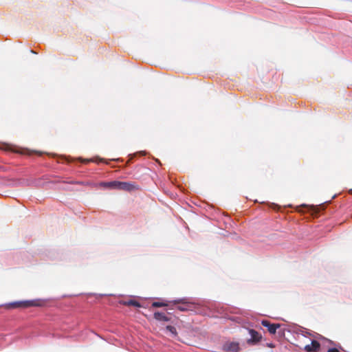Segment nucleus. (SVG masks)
I'll use <instances>...</instances> for the list:
<instances>
[{"mask_svg": "<svg viewBox=\"0 0 352 352\" xmlns=\"http://www.w3.org/2000/svg\"><path fill=\"white\" fill-rule=\"evenodd\" d=\"M261 324L267 329V331L270 334H275L277 330L281 327V324L279 323H272L269 320H263Z\"/></svg>", "mask_w": 352, "mask_h": 352, "instance_id": "nucleus-8", "label": "nucleus"}, {"mask_svg": "<svg viewBox=\"0 0 352 352\" xmlns=\"http://www.w3.org/2000/svg\"><path fill=\"white\" fill-rule=\"evenodd\" d=\"M336 197V195H334L333 197H332V199L335 198Z\"/></svg>", "mask_w": 352, "mask_h": 352, "instance_id": "nucleus-27", "label": "nucleus"}, {"mask_svg": "<svg viewBox=\"0 0 352 352\" xmlns=\"http://www.w3.org/2000/svg\"><path fill=\"white\" fill-rule=\"evenodd\" d=\"M0 307H5L7 309H25V300L13 301L0 305Z\"/></svg>", "mask_w": 352, "mask_h": 352, "instance_id": "nucleus-9", "label": "nucleus"}, {"mask_svg": "<svg viewBox=\"0 0 352 352\" xmlns=\"http://www.w3.org/2000/svg\"><path fill=\"white\" fill-rule=\"evenodd\" d=\"M285 207L294 208L293 205H292V204H288L287 206H285Z\"/></svg>", "mask_w": 352, "mask_h": 352, "instance_id": "nucleus-24", "label": "nucleus"}, {"mask_svg": "<svg viewBox=\"0 0 352 352\" xmlns=\"http://www.w3.org/2000/svg\"><path fill=\"white\" fill-rule=\"evenodd\" d=\"M30 52H31L32 53H33V54H36V52H35L34 51H33V50H30Z\"/></svg>", "mask_w": 352, "mask_h": 352, "instance_id": "nucleus-26", "label": "nucleus"}, {"mask_svg": "<svg viewBox=\"0 0 352 352\" xmlns=\"http://www.w3.org/2000/svg\"><path fill=\"white\" fill-rule=\"evenodd\" d=\"M349 194L352 195V188L349 189Z\"/></svg>", "mask_w": 352, "mask_h": 352, "instance_id": "nucleus-25", "label": "nucleus"}, {"mask_svg": "<svg viewBox=\"0 0 352 352\" xmlns=\"http://www.w3.org/2000/svg\"><path fill=\"white\" fill-rule=\"evenodd\" d=\"M247 330L250 336V338L247 340L248 344L250 346L258 344L262 339L261 334L253 329H247Z\"/></svg>", "mask_w": 352, "mask_h": 352, "instance_id": "nucleus-4", "label": "nucleus"}, {"mask_svg": "<svg viewBox=\"0 0 352 352\" xmlns=\"http://www.w3.org/2000/svg\"><path fill=\"white\" fill-rule=\"evenodd\" d=\"M313 337L316 339H318V340H323V341H325L328 343H329L331 345H336L335 342L325 337H324L323 336L318 333H314L313 334Z\"/></svg>", "mask_w": 352, "mask_h": 352, "instance_id": "nucleus-17", "label": "nucleus"}, {"mask_svg": "<svg viewBox=\"0 0 352 352\" xmlns=\"http://www.w3.org/2000/svg\"><path fill=\"white\" fill-rule=\"evenodd\" d=\"M262 204H266L269 206V208H272V210H276V211H278L280 210L281 206L277 204H275V203H271V202H265V201H263Z\"/></svg>", "mask_w": 352, "mask_h": 352, "instance_id": "nucleus-20", "label": "nucleus"}, {"mask_svg": "<svg viewBox=\"0 0 352 352\" xmlns=\"http://www.w3.org/2000/svg\"><path fill=\"white\" fill-rule=\"evenodd\" d=\"M173 305H177L180 303L176 307V309L180 311H193L195 308V305L194 303L190 302L189 299L186 297L176 298L170 301Z\"/></svg>", "mask_w": 352, "mask_h": 352, "instance_id": "nucleus-3", "label": "nucleus"}, {"mask_svg": "<svg viewBox=\"0 0 352 352\" xmlns=\"http://www.w3.org/2000/svg\"><path fill=\"white\" fill-rule=\"evenodd\" d=\"M139 189L140 186L135 182H120L119 190L131 192Z\"/></svg>", "mask_w": 352, "mask_h": 352, "instance_id": "nucleus-7", "label": "nucleus"}, {"mask_svg": "<svg viewBox=\"0 0 352 352\" xmlns=\"http://www.w3.org/2000/svg\"><path fill=\"white\" fill-rule=\"evenodd\" d=\"M320 343L316 340H311L310 344H307L304 347V351L306 352H318L320 350Z\"/></svg>", "mask_w": 352, "mask_h": 352, "instance_id": "nucleus-10", "label": "nucleus"}, {"mask_svg": "<svg viewBox=\"0 0 352 352\" xmlns=\"http://www.w3.org/2000/svg\"><path fill=\"white\" fill-rule=\"evenodd\" d=\"M165 331L166 332L169 333V334L173 338H176L177 336V331L176 328L173 325H166L165 327Z\"/></svg>", "mask_w": 352, "mask_h": 352, "instance_id": "nucleus-16", "label": "nucleus"}, {"mask_svg": "<svg viewBox=\"0 0 352 352\" xmlns=\"http://www.w3.org/2000/svg\"><path fill=\"white\" fill-rule=\"evenodd\" d=\"M166 306H168V302L164 300L154 301L152 303L153 307H166Z\"/></svg>", "mask_w": 352, "mask_h": 352, "instance_id": "nucleus-19", "label": "nucleus"}, {"mask_svg": "<svg viewBox=\"0 0 352 352\" xmlns=\"http://www.w3.org/2000/svg\"><path fill=\"white\" fill-rule=\"evenodd\" d=\"M153 318L155 320L159 322H170L171 318L167 316L164 312L155 311L153 314Z\"/></svg>", "mask_w": 352, "mask_h": 352, "instance_id": "nucleus-11", "label": "nucleus"}, {"mask_svg": "<svg viewBox=\"0 0 352 352\" xmlns=\"http://www.w3.org/2000/svg\"><path fill=\"white\" fill-rule=\"evenodd\" d=\"M48 156L56 157L57 158L58 162H63V163H67L70 164L72 162H81L84 164H87L89 162H94V163H105L108 164V161H115V162H123L124 160L122 158H113L109 160H105L104 158H102L99 156H96L91 158H82L81 157H72L69 155H57L56 153H46Z\"/></svg>", "mask_w": 352, "mask_h": 352, "instance_id": "nucleus-1", "label": "nucleus"}, {"mask_svg": "<svg viewBox=\"0 0 352 352\" xmlns=\"http://www.w3.org/2000/svg\"><path fill=\"white\" fill-rule=\"evenodd\" d=\"M0 149L5 151L16 153H19V154H22V155H30L33 153H35L39 155H41L43 154V153H41L40 151H31V150L25 148L18 147L16 146L10 144L8 143H5V142L0 143Z\"/></svg>", "mask_w": 352, "mask_h": 352, "instance_id": "nucleus-2", "label": "nucleus"}, {"mask_svg": "<svg viewBox=\"0 0 352 352\" xmlns=\"http://www.w3.org/2000/svg\"><path fill=\"white\" fill-rule=\"evenodd\" d=\"M221 349L224 352H239L241 347L238 342L234 341H226L225 342Z\"/></svg>", "mask_w": 352, "mask_h": 352, "instance_id": "nucleus-5", "label": "nucleus"}, {"mask_svg": "<svg viewBox=\"0 0 352 352\" xmlns=\"http://www.w3.org/2000/svg\"><path fill=\"white\" fill-rule=\"evenodd\" d=\"M267 346L269 348H274V347H275V344H274L273 342L267 343Z\"/></svg>", "mask_w": 352, "mask_h": 352, "instance_id": "nucleus-23", "label": "nucleus"}, {"mask_svg": "<svg viewBox=\"0 0 352 352\" xmlns=\"http://www.w3.org/2000/svg\"><path fill=\"white\" fill-rule=\"evenodd\" d=\"M342 349V346L339 344L338 346V347L335 346V347H330L328 349L327 351V352H340V350Z\"/></svg>", "mask_w": 352, "mask_h": 352, "instance_id": "nucleus-21", "label": "nucleus"}, {"mask_svg": "<svg viewBox=\"0 0 352 352\" xmlns=\"http://www.w3.org/2000/svg\"><path fill=\"white\" fill-rule=\"evenodd\" d=\"M285 329H281L280 327L278 329V333L280 337L285 336Z\"/></svg>", "mask_w": 352, "mask_h": 352, "instance_id": "nucleus-22", "label": "nucleus"}, {"mask_svg": "<svg viewBox=\"0 0 352 352\" xmlns=\"http://www.w3.org/2000/svg\"><path fill=\"white\" fill-rule=\"evenodd\" d=\"M314 208V205H307L305 204H302L298 206H296V210L299 212H302V211L301 208H305L306 211L310 212L311 214H313L314 213V211H313Z\"/></svg>", "mask_w": 352, "mask_h": 352, "instance_id": "nucleus-14", "label": "nucleus"}, {"mask_svg": "<svg viewBox=\"0 0 352 352\" xmlns=\"http://www.w3.org/2000/svg\"><path fill=\"white\" fill-rule=\"evenodd\" d=\"M48 300V299H32V300H25V307H43L45 302Z\"/></svg>", "mask_w": 352, "mask_h": 352, "instance_id": "nucleus-6", "label": "nucleus"}, {"mask_svg": "<svg viewBox=\"0 0 352 352\" xmlns=\"http://www.w3.org/2000/svg\"><path fill=\"white\" fill-rule=\"evenodd\" d=\"M146 152L145 151H140L134 153L133 154H129V161L126 163V166H128L129 164H131L133 162L135 157L144 156V155H146Z\"/></svg>", "mask_w": 352, "mask_h": 352, "instance_id": "nucleus-15", "label": "nucleus"}, {"mask_svg": "<svg viewBox=\"0 0 352 352\" xmlns=\"http://www.w3.org/2000/svg\"><path fill=\"white\" fill-rule=\"evenodd\" d=\"M120 304L124 305L133 306V307H137V308L142 307V304L139 301H138L135 299H129L128 300H122V301H120Z\"/></svg>", "mask_w": 352, "mask_h": 352, "instance_id": "nucleus-13", "label": "nucleus"}, {"mask_svg": "<svg viewBox=\"0 0 352 352\" xmlns=\"http://www.w3.org/2000/svg\"><path fill=\"white\" fill-rule=\"evenodd\" d=\"M101 185L105 188L119 190L120 186V181L114 180L111 182H102Z\"/></svg>", "mask_w": 352, "mask_h": 352, "instance_id": "nucleus-12", "label": "nucleus"}, {"mask_svg": "<svg viewBox=\"0 0 352 352\" xmlns=\"http://www.w3.org/2000/svg\"><path fill=\"white\" fill-rule=\"evenodd\" d=\"M297 333L301 334L304 337H307V336H313V334L309 330L302 328V327H298V330L296 331Z\"/></svg>", "mask_w": 352, "mask_h": 352, "instance_id": "nucleus-18", "label": "nucleus"}]
</instances>
